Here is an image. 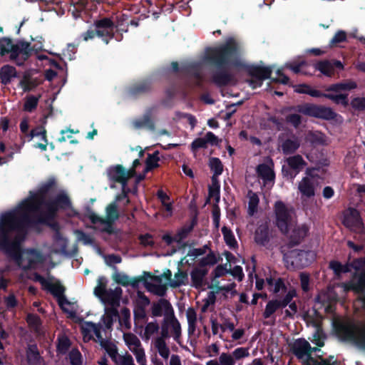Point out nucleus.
I'll use <instances>...</instances> for the list:
<instances>
[{
    "label": "nucleus",
    "instance_id": "nucleus-8",
    "mask_svg": "<svg viewBox=\"0 0 365 365\" xmlns=\"http://www.w3.org/2000/svg\"><path fill=\"white\" fill-rule=\"evenodd\" d=\"M284 257L294 267L302 269L310 265L315 260L316 255L312 250H292Z\"/></svg>",
    "mask_w": 365,
    "mask_h": 365
},
{
    "label": "nucleus",
    "instance_id": "nucleus-45",
    "mask_svg": "<svg viewBox=\"0 0 365 365\" xmlns=\"http://www.w3.org/2000/svg\"><path fill=\"white\" fill-rule=\"evenodd\" d=\"M47 132L45 129L44 126L43 125H38L33 128L29 133L28 134V140H31L34 137H41V140H46V137H47L46 135Z\"/></svg>",
    "mask_w": 365,
    "mask_h": 365
},
{
    "label": "nucleus",
    "instance_id": "nucleus-48",
    "mask_svg": "<svg viewBox=\"0 0 365 365\" xmlns=\"http://www.w3.org/2000/svg\"><path fill=\"white\" fill-rule=\"evenodd\" d=\"M278 310L277 305V300L272 299L269 300L265 307L264 311L263 312V317L265 319H268L271 317L272 314H274L275 312Z\"/></svg>",
    "mask_w": 365,
    "mask_h": 365
},
{
    "label": "nucleus",
    "instance_id": "nucleus-6",
    "mask_svg": "<svg viewBox=\"0 0 365 365\" xmlns=\"http://www.w3.org/2000/svg\"><path fill=\"white\" fill-rule=\"evenodd\" d=\"M10 53V59L16 60L19 54L24 56L26 60L31 54V44L25 41H18L14 44L12 40L9 37L0 38V55L4 56Z\"/></svg>",
    "mask_w": 365,
    "mask_h": 365
},
{
    "label": "nucleus",
    "instance_id": "nucleus-63",
    "mask_svg": "<svg viewBox=\"0 0 365 365\" xmlns=\"http://www.w3.org/2000/svg\"><path fill=\"white\" fill-rule=\"evenodd\" d=\"M329 267L333 270L336 277H340L343 274L342 264L336 260H331L329 262Z\"/></svg>",
    "mask_w": 365,
    "mask_h": 365
},
{
    "label": "nucleus",
    "instance_id": "nucleus-27",
    "mask_svg": "<svg viewBox=\"0 0 365 365\" xmlns=\"http://www.w3.org/2000/svg\"><path fill=\"white\" fill-rule=\"evenodd\" d=\"M352 284V289L359 294L358 299L361 302L362 309L365 310V274L361 273L356 282Z\"/></svg>",
    "mask_w": 365,
    "mask_h": 365
},
{
    "label": "nucleus",
    "instance_id": "nucleus-14",
    "mask_svg": "<svg viewBox=\"0 0 365 365\" xmlns=\"http://www.w3.org/2000/svg\"><path fill=\"white\" fill-rule=\"evenodd\" d=\"M126 169L122 165H115L107 169V175L110 181L127 186Z\"/></svg>",
    "mask_w": 365,
    "mask_h": 365
},
{
    "label": "nucleus",
    "instance_id": "nucleus-26",
    "mask_svg": "<svg viewBox=\"0 0 365 365\" xmlns=\"http://www.w3.org/2000/svg\"><path fill=\"white\" fill-rule=\"evenodd\" d=\"M28 365H40L41 356L36 344H29L26 351Z\"/></svg>",
    "mask_w": 365,
    "mask_h": 365
},
{
    "label": "nucleus",
    "instance_id": "nucleus-43",
    "mask_svg": "<svg viewBox=\"0 0 365 365\" xmlns=\"http://www.w3.org/2000/svg\"><path fill=\"white\" fill-rule=\"evenodd\" d=\"M155 346L158 349L159 354L164 359H167L170 355V349L167 346L165 341L163 339H156Z\"/></svg>",
    "mask_w": 365,
    "mask_h": 365
},
{
    "label": "nucleus",
    "instance_id": "nucleus-64",
    "mask_svg": "<svg viewBox=\"0 0 365 365\" xmlns=\"http://www.w3.org/2000/svg\"><path fill=\"white\" fill-rule=\"evenodd\" d=\"M227 273H229V269H227V264H225V265H217L212 272V274L213 275L214 279H217L225 276Z\"/></svg>",
    "mask_w": 365,
    "mask_h": 365
},
{
    "label": "nucleus",
    "instance_id": "nucleus-50",
    "mask_svg": "<svg viewBox=\"0 0 365 365\" xmlns=\"http://www.w3.org/2000/svg\"><path fill=\"white\" fill-rule=\"evenodd\" d=\"M121 317L119 319V323L121 325H124V327L129 329L131 327L130 317V309L127 307H123L121 311Z\"/></svg>",
    "mask_w": 365,
    "mask_h": 365
},
{
    "label": "nucleus",
    "instance_id": "nucleus-25",
    "mask_svg": "<svg viewBox=\"0 0 365 365\" xmlns=\"http://www.w3.org/2000/svg\"><path fill=\"white\" fill-rule=\"evenodd\" d=\"M286 163L294 171L295 175H298L307 164L302 155L299 154L287 158Z\"/></svg>",
    "mask_w": 365,
    "mask_h": 365
},
{
    "label": "nucleus",
    "instance_id": "nucleus-35",
    "mask_svg": "<svg viewBox=\"0 0 365 365\" xmlns=\"http://www.w3.org/2000/svg\"><path fill=\"white\" fill-rule=\"evenodd\" d=\"M101 346L106 350L112 361L115 364H118V358L119 356L117 346L113 343L105 340L101 341Z\"/></svg>",
    "mask_w": 365,
    "mask_h": 365
},
{
    "label": "nucleus",
    "instance_id": "nucleus-41",
    "mask_svg": "<svg viewBox=\"0 0 365 365\" xmlns=\"http://www.w3.org/2000/svg\"><path fill=\"white\" fill-rule=\"evenodd\" d=\"M326 98L332 101L334 103L337 105L341 104L345 108L349 106V99L347 93L333 94L327 93Z\"/></svg>",
    "mask_w": 365,
    "mask_h": 365
},
{
    "label": "nucleus",
    "instance_id": "nucleus-39",
    "mask_svg": "<svg viewBox=\"0 0 365 365\" xmlns=\"http://www.w3.org/2000/svg\"><path fill=\"white\" fill-rule=\"evenodd\" d=\"M297 296V292L294 289H290L287 293L282 298L278 297L275 299L277 300V305L278 309L285 308L292 301L293 298Z\"/></svg>",
    "mask_w": 365,
    "mask_h": 365
},
{
    "label": "nucleus",
    "instance_id": "nucleus-29",
    "mask_svg": "<svg viewBox=\"0 0 365 365\" xmlns=\"http://www.w3.org/2000/svg\"><path fill=\"white\" fill-rule=\"evenodd\" d=\"M152 110H148L143 116L141 119L135 120L133 123L136 128H141L143 127L148 128L150 130H154L155 128V123L151 118Z\"/></svg>",
    "mask_w": 365,
    "mask_h": 365
},
{
    "label": "nucleus",
    "instance_id": "nucleus-42",
    "mask_svg": "<svg viewBox=\"0 0 365 365\" xmlns=\"http://www.w3.org/2000/svg\"><path fill=\"white\" fill-rule=\"evenodd\" d=\"M210 170L213 172V175L218 177L222 173L223 165L218 158H211L209 163Z\"/></svg>",
    "mask_w": 365,
    "mask_h": 365
},
{
    "label": "nucleus",
    "instance_id": "nucleus-47",
    "mask_svg": "<svg viewBox=\"0 0 365 365\" xmlns=\"http://www.w3.org/2000/svg\"><path fill=\"white\" fill-rule=\"evenodd\" d=\"M68 359L71 365H82V354L77 348H73L68 353Z\"/></svg>",
    "mask_w": 365,
    "mask_h": 365
},
{
    "label": "nucleus",
    "instance_id": "nucleus-40",
    "mask_svg": "<svg viewBox=\"0 0 365 365\" xmlns=\"http://www.w3.org/2000/svg\"><path fill=\"white\" fill-rule=\"evenodd\" d=\"M212 185L208 188L209 197H213L218 202L220 200V185L217 180V177L212 176L211 178Z\"/></svg>",
    "mask_w": 365,
    "mask_h": 365
},
{
    "label": "nucleus",
    "instance_id": "nucleus-55",
    "mask_svg": "<svg viewBox=\"0 0 365 365\" xmlns=\"http://www.w3.org/2000/svg\"><path fill=\"white\" fill-rule=\"evenodd\" d=\"M231 355L232 356L235 361L250 356L249 348L238 347L232 352Z\"/></svg>",
    "mask_w": 365,
    "mask_h": 365
},
{
    "label": "nucleus",
    "instance_id": "nucleus-53",
    "mask_svg": "<svg viewBox=\"0 0 365 365\" xmlns=\"http://www.w3.org/2000/svg\"><path fill=\"white\" fill-rule=\"evenodd\" d=\"M217 262V259L215 256V255L210 252L209 254L207 255L206 257H202L200 262L199 265L200 267H205L207 265H214Z\"/></svg>",
    "mask_w": 365,
    "mask_h": 365
},
{
    "label": "nucleus",
    "instance_id": "nucleus-36",
    "mask_svg": "<svg viewBox=\"0 0 365 365\" xmlns=\"http://www.w3.org/2000/svg\"><path fill=\"white\" fill-rule=\"evenodd\" d=\"M222 233L226 245L230 249H235L238 247L237 242L231 229L226 226H223L222 228Z\"/></svg>",
    "mask_w": 365,
    "mask_h": 365
},
{
    "label": "nucleus",
    "instance_id": "nucleus-21",
    "mask_svg": "<svg viewBox=\"0 0 365 365\" xmlns=\"http://www.w3.org/2000/svg\"><path fill=\"white\" fill-rule=\"evenodd\" d=\"M207 272V269L194 268L190 273L191 285L195 289L201 288L205 284V278Z\"/></svg>",
    "mask_w": 365,
    "mask_h": 365
},
{
    "label": "nucleus",
    "instance_id": "nucleus-2",
    "mask_svg": "<svg viewBox=\"0 0 365 365\" xmlns=\"http://www.w3.org/2000/svg\"><path fill=\"white\" fill-rule=\"evenodd\" d=\"M29 222V215L18 209L6 212L0 217V250L26 271L36 268L44 259L41 251L22 248Z\"/></svg>",
    "mask_w": 365,
    "mask_h": 365
},
{
    "label": "nucleus",
    "instance_id": "nucleus-19",
    "mask_svg": "<svg viewBox=\"0 0 365 365\" xmlns=\"http://www.w3.org/2000/svg\"><path fill=\"white\" fill-rule=\"evenodd\" d=\"M308 231L309 230L305 225L294 228L288 239V248H292L299 245L307 235Z\"/></svg>",
    "mask_w": 365,
    "mask_h": 365
},
{
    "label": "nucleus",
    "instance_id": "nucleus-3",
    "mask_svg": "<svg viewBox=\"0 0 365 365\" xmlns=\"http://www.w3.org/2000/svg\"><path fill=\"white\" fill-rule=\"evenodd\" d=\"M58 185L55 178L51 177L43 182L36 191H30L29 197L17 208L22 213L26 212L48 214V217L57 215L59 212L68 211V217H76L78 212L76 210L68 195L65 191H61L53 197L57 190Z\"/></svg>",
    "mask_w": 365,
    "mask_h": 365
},
{
    "label": "nucleus",
    "instance_id": "nucleus-22",
    "mask_svg": "<svg viewBox=\"0 0 365 365\" xmlns=\"http://www.w3.org/2000/svg\"><path fill=\"white\" fill-rule=\"evenodd\" d=\"M123 294L120 287H117L114 289H109L100 297L102 302L113 305L118 304Z\"/></svg>",
    "mask_w": 365,
    "mask_h": 365
},
{
    "label": "nucleus",
    "instance_id": "nucleus-51",
    "mask_svg": "<svg viewBox=\"0 0 365 365\" xmlns=\"http://www.w3.org/2000/svg\"><path fill=\"white\" fill-rule=\"evenodd\" d=\"M351 108L356 111H365V97H355L350 103Z\"/></svg>",
    "mask_w": 365,
    "mask_h": 365
},
{
    "label": "nucleus",
    "instance_id": "nucleus-34",
    "mask_svg": "<svg viewBox=\"0 0 365 365\" xmlns=\"http://www.w3.org/2000/svg\"><path fill=\"white\" fill-rule=\"evenodd\" d=\"M159 153H160L159 151L156 150L152 154H150V153L148 154V157L145 160V172L151 171L160 166V165H159V161H160Z\"/></svg>",
    "mask_w": 365,
    "mask_h": 365
},
{
    "label": "nucleus",
    "instance_id": "nucleus-58",
    "mask_svg": "<svg viewBox=\"0 0 365 365\" xmlns=\"http://www.w3.org/2000/svg\"><path fill=\"white\" fill-rule=\"evenodd\" d=\"M19 86L23 88L24 92H29L37 86V83H35V81L24 77L20 81Z\"/></svg>",
    "mask_w": 365,
    "mask_h": 365
},
{
    "label": "nucleus",
    "instance_id": "nucleus-59",
    "mask_svg": "<svg viewBox=\"0 0 365 365\" xmlns=\"http://www.w3.org/2000/svg\"><path fill=\"white\" fill-rule=\"evenodd\" d=\"M346 41V34L344 31H337L329 42L330 47Z\"/></svg>",
    "mask_w": 365,
    "mask_h": 365
},
{
    "label": "nucleus",
    "instance_id": "nucleus-9",
    "mask_svg": "<svg viewBox=\"0 0 365 365\" xmlns=\"http://www.w3.org/2000/svg\"><path fill=\"white\" fill-rule=\"evenodd\" d=\"M341 222L344 227L351 231L360 230L364 227L360 212L354 207H349L343 212Z\"/></svg>",
    "mask_w": 365,
    "mask_h": 365
},
{
    "label": "nucleus",
    "instance_id": "nucleus-46",
    "mask_svg": "<svg viewBox=\"0 0 365 365\" xmlns=\"http://www.w3.org/2000/svg\"><path fill=\"white\" fill-rule=\"evenodd\" d=\"M107 279L105 277H100L98 279V285L94 289V294L100 298L107 291Z\"/></svg>",
    "mask_w": 365,
    "mask_h": 365
},
{
    "label": "nucleus",
    "instance_id": "nucleus-24",
    "mask_svg": "<svg viewBox=\"0 0 365 365\" xmlns=\"http://www.w3.org/2000/svg\"><path fill=\"white\" fill-rule=\"evenodd\" d=\"M16 77H17V71L14 66L7 64L0 68V81L3 85H9L12 78Z\"/></svg>",
    "mask_w": 365,
    "mask_h": 365
},
{
    "label": "nucleus",
    "instance_id": "nucleus-10",
    "mask_svg": "<svg viewBox=\"0 0 365 365\" xmlns=\"http://www.w3.org/2000/svg\"><path fill=\"white\" fill-rule=\"evenodd\" d=\"M274 212L277 227L282 233H287L289 230V223L291 220L287 207L283 202L277 201L274 205Z\"/></svg>",
    "mask_w": 365,
    "mask_h": 365
},
{
    "label": "nucleus",
    "instance_id": "nucleus-4",
    "mask_svg": "<svg viewBox=\"0 0 365 365\" xmlns=\"http://www.w3.org/2000/svg\"><path fill=\"white\" fill-rule=\"evenodd\" d=\"M334 331L339 341L365 350V320L358 324L351 320L334 322Z\"/></svg>",
    "mask_w": 365,
    "mask_h": 365
},
{
    "label": "nucleus",
    "instance_id": "nucleus-44",
    "mask_svg": "<svg viewBox=\"0 0 365 365\" xmlns=\"http://www.w3.org/2000/svg\"><path fill=\"white\" fill-rule=\"evenodd\" d=\"M26 322L35 331H39L41 325V320L38 315L35 314H29L26 317Z\"/></svg>",
    "mask_w": 365,
    "mask_h": 365
},
{
    "label": "nucleus",
    "instance_id": "nucleus-17",
    "mask_svg": "<svg viewBox=\"0 0 365 365\" xmlns=\"http://www.w3.org/2000/svg\"><path fill=\"white\" fill-rule=\"evenodd\" d=\"M173 316L174 314L173 309L170 302L164 298L154 302L151 306V314L153 317H158L163 315L168 316L169 314Z\"/></svg>",
    "mask_w": 365,
    "mask_h": 365
},
{
    "label": "nucleus",
    "instance_id": "nucleus-11",
    "mask_svg": "<svg viewBox=\"0 0 365 365\" xmlns=\"http://www.w3.org/2000/svg\"><path fill=\"white\" fill-rule=\"evenodd\" d=\"M57 217V215L48 217V214L38 213V216L34 220H31L30 218V222L26 223V227L28 225H34L38 224L46 225L52 230L56 232V238H60V225L59 223L56 221Z\"/></svg>",
    "mask_w": 365,
    "mask_h": 365
},
{
    "label": "nucleus",
    "instance_id": "nucleus-28",
    "mask_svg": "<svg viewBox=\"0 0 365 365\" xmlns=\"http://www.w3.org/2000/svg\"><path fill=\"white\" fill-rule=\"evenodd\" d=\"M257 173L264 183L273 181L275 178L274 170L267 164H259L257 167Z\"/></svg>",
    "mask_w": 365,
    "mask_h": 365
},
{
    "label": "nucleus",
    "instance_id": "nucleus-54",
    "mask_svg": "<svg viewBox=\"0 0 365 365\" xmlns=\"http://www.w3.org/2000/svg\"><path fill=\"white\" fill-rule=\"evenodd\" d=\"M123 337L125 342L128 347H131L132 346H138V345H140V339L133 333L125 334Z\"/></svg>",
    "mask_w": 365,
    "mask_h": 365
},
{
    "label": "nucleus",
    "instance_id": "nucleus-37",
    "mask_svg": "<svg viewBox=\"0 0 365 365\" xmlns=\"http://www.w3.org/2000/svg\"><path fill=\"white\" fill-rule=\"evenodd\" d=\"M41 96H36L33 95L27 96L23 106V110L28 113L34 112L38 106Z\"/></svg>",
    "mask_w": 365,
    "mask_h": 365
},
{
    "label": "nucleus",
    "instance_id": "nucleus-56",
    "mask_svg": "<svg viewBox=\"0 0 365 365\" xmlns=\"http://www.w3.org/2000/svg\"><path fill=\"white\" fill-rule=\"evenodd\" d=\"M207 145L204 138H197L190 144V150L192 153H196L200 148H206Z\"/></svg>",
    "mask_w": 365,
    "mask_h": 365
},
{
    "label": "nucleus",
    "instance_id": "nucleus-5",
    "mask_svg": "<svg viewBox=\"0 0 365 365\" xmlns=\"http://www.w3.org/2000/svg\"><path fill=\"white\" fill-rule=\"evenodd\" d=\"M96 30L89 29L82 34L83 41L93 39L96 36L102 38L108 44L114 38L115 24L110 18H103L94 21Z\"/></svg>",
    "mask_w": 365,
    "mask_h": 365
},
{
    "label": "nucleus",
    "instance_id": "nucleus-16",
    "mask_svg": "<svg viewBox=\"0 0 365 365\" xmlns=\"http://www.w3.org/2000/svg\"><path fill=\"white\" fill-rule=\"evenodd\" d=\"M292 350L293 354L299 359L304 356L311 358L312 351L318 350L317 348H312L309 343L304 339H298L294 343Z\"/></svg>",
    "mask_w": 365,
    "mask_h": 365
},
{
    "label": "nucleus",
    "instance_id": "nucleus-49",
    "mask_svg": "<svg viewBox=\"0 0 365 365\" xmlns=\"http://www.w3.org/2000/svg\"><path fill=\"white\" fill-rule=\"evenodd\" d=\"M274 288L272 289V292L274 294H277V297H279V293L284 294L287 293V287L286 286L284 281L282 278H278L275 280Z\"/></svg>",
    "mask_w": 365,
    "mask_h": 365
},
{
    "label": "nucleus",
    "instance_id": "nucleus-57",
    "mask_svg": "<svg viewBox=\"0 0 365 365\" xmlns=\"http://www.w3.org/2000/svg\"><path fill=\"white\" fill-rule=\"evenodd\" d=\"M137 300L136 304L137 307H141L145 308L150 304V299L141 291L137 292Z\"/></svg>",
    "mask_w": 365,
    "mask_h": 365
},
{
    "label": "nucleus",
    "instance_id": "nucleus-30",
    "mask_svg": "<svg viewBox=\"0 0 365 365\" xmlns=\"http://www.w3.org/2000/svg\"><path fill=\"white\" fill-rule=\"evenodd\" d=\"M71 346L70 339L65 334L58 336L56 341V352L58 354L65 355Z\"/></svg>",
    "mask_w": 365,
    "mask_h": 365
},
{
    "label": "nucleus",
    "instance_id": "nucleus-33",
    "mask_svg": "<svg viewBox=\"0 0 365 365\" xmlns=\"http://www.w3.org/2000/svg\"><path fill=\"white\" fill-rule=\"evenodd\" d=\"M105 222H115L119 218V212L116 202H112L106 207Z\"/></svg>",
    "mask_w": 365,
    "mask_h": 365
},
{
    "label": "nucleus",
    "instance_id": "nucleus-38",
    "mask_svg": "<svg viewBox=\"0 0 365 365\" xmlns=\"http://www.w3.org/2000/svg\"><path fill=\"white\" fill-rule=\"evenodd\" d=\"M175 279L170 282V287L173 288L180 287L185 285L188 282V275L186 271L178 269V272L174 275Z\"/></svg>",
    "mask_w": 365,
    "mask_h": 365
},
{
    "label": "nucleus",
    "instance_id": "nucleus-7",
    "mask_svg": "<svg viewBox=\"0 0 365 365\" xmlns=\"http://www.w3.org/2000/svg\"><path fill=\"white\" fill-rule=\"evenodd\" d=\"M289 110H295L309 117H313L325 120H334L337 114L329 107L306 103L289 108Z\"/></svg>",
    "mask_w": 365,
    "mask_h": 365
},
{
    "label": "nucleus",
    "instance_id": "nucleus-13",
    "mask_svg": "<svg viewBox=\"0 0 365 365\" xmlns=\"http://www.w3.org/2000/svg\"><path fill=\"white\" fill-rule=\"evenodd\" d=\"M153 88L152 80L144 78L130 85L128 88V94L134 98H138L151 93Z\"/></svg>",
    "mask_w": 365,
    "mask_h": 365
},
{
    "label": "nucleus",
    "instance_id": "nucleus-12",
    "mask_svg": "<svg viewBox=\"0 0 365 365\" xmlns=\"http://www.w3.org/2000/svg\"><path fill=\"white\" fill-rule=\"evenodd\" d=\"M314 68L325 76L332 77L334 75V68L342 71L344 66L341 61L333 59L319 61L315 63Z\"/></svg>",
    "mask_w": 365,
    "mask_h": 365
},
{
    "label": "nucleus",
    "instance_id": "nucleus-23",
    "mask_svg": "<svg viewBox=\"0 0 365 365\" xmlns=\"http://www.w3.org/2000/svg\"><path fill=\"white\" fill-rule=\"evenodd\" d=\"M357 84L355 81L351 80H348L343 82H339L336 83H333L328 86L325 91L327 92H335L340 93L341 91H349L356 88Z\"/></svg>",
    "mask_w": 365,
    "mask_h": 365
},
{
    "label": "nucleus",
    "instance_id": "nucleus-62",
    "mask_svg": "<svg viewBox=\"0 0 365 365\" xmlns=\"http://www.w3.org/2000/svg\"><path fill=\"white\" fill-rule=\"evenodd\" d=\"M220 365H235V361L231 354L227 353H222L219 357Z\"/></svg>",
    "mask_w": 365,
    "mask_h": 365
},
{
    "label": "nucleus",
    "instance_id": "nucleus-15",
    "mask_svg": "<svg viewBox=\"0 0 365 365\" xmlns=\"http://www.w3.org/2000/svg\"><path fill=\"white\" fill-rule=\"evenodd\" d=\"M272 237V231L267 222L257 226L254 234V240L256 244L267 247Z\"/></svg>",
    "mask_w": 365,
    "mask_h": 365
},
{
    "label": "nucleus",
    "instance_id": "nucleus-1",
    "mask_svg": "<svg viewBox=\"0 0 365 365\" xmlns=\"http://www.w3.org/2000/svg\"><path fill=\"white\" fill-rule=\"evenodd\" d=\"M242 53L241 44L234 38L229 37L224 43L215 46L206 48L205 60L215 68L211 73L210 81L218 88L233 84L235 75L231 72L233 68H243L251 79L247 83L252 88L262 86L264 80L270 78L271 68L256 65H245L241 60Z\"/></svg>",
    "mask_w": 365,
    "mask_h": 365
},
{
    "label": "nucleus",
    "instance_id": "nucleus-52",
    "mask_svg": "<svg viewBox=\"0 0 365 365\" xmlns=\"http://www.w3.org/2000/svg\"><path fill=\"white\" fill-rule=\"evenodd\" d=\"M112 277L117 284L123 287L129 286L130 277L128 275L123 273L115 272L113 274Z\"/></svg>",
    "mask_w": 365,
    "mask_h": 365
},
{
    "label": "nucleus",
    "instance_id": "nucleus-18",
    "mask_svg": "<svg viewBox=\"0 0 365 365\" xmlns=\"http://www.w3.org/2000/svg\"><path fill=\"white\" fill-rule=\"evenodd\" d=\"M45 289L57 298L58 305L61 307H62L65 304H69L68 299L64 295L65 287L59 282L56 283L49 282Z\"/></svg>",
    "mask_w": 365,
    "mask_h": 365
},
{
    "label": "nucleus",
    "instance_id": "nucleus-61",
    "mask_svg": "<svg viewBox=\"0 0 365 365\" xmlns=\"http://www.w3.org/2000/svg\"><path fill=\"white\" fill-rule=\"evenodd\" d=\"M259 197L256 194H253L249 200L248 202V210L249 214L252 215L257 211V208L259 204Z\"/></svg>",
    "mask_w": 365,
    "mask_h": 365
},
{
    "label": "nucleus",
    "instance_id": "nucleus-20",
    "mask_svg": "<svg viewBox=\"0 0 365 365\" xmlns=\"http://www.w3.org/2000/svg\"><path fill=\"white\" fill-rule=\"evenodd\" d=\"M315 184L314 180L309 176L302 178L298 184V190L302 197L311 198L315 195Z\"/></svg>",
    "mask_w": 365,
    "mask_h": 365
},
{
    "label": "nucleus",
    "instance_id": "nucleus-32",
    "mask_svg": "<svg viewBox=\"0 0 365 365\" xmlns=\"http://www.w3.org/2000/svg\"><path fill=\"white\" fill-rule=\"evenodd\" d=\"M197 224L196 218H193L189 225H185L180 228L175 235L176 242L180 245L183 240L186 239L188 235L193 230L194 227Z\"/></svg>",
    "mask_w": 365,
    "mask_h": 365
},
{
    "label": "nucleus",
    "instance_id": "nucleus-60",
    "mask_svg": "<svg viewBox=\"0 0 365 365\" xmlns=\"http://www.w3.org/2000/svg\"><path fill=\"white\" fill-rule=\"evenodd\" d=\"M286 122L297 128L302 123V117L297 113L289 114L286 116Z\"/></svg>",
    "mask_w": 365,
    "mask_h": 365
},
{
    "label": "nucleus",
    "instance_id": "nucleus-31",
    "mask_svg": "<svg viewBox=\"0 0 365 365\" xmlns=\"http://www.w3.org/2000/svg\"><path fill=\"white\" fill-rule=\"evenodd\" d=\"M300 143L298 138H287L282 144V150L284 155H290L296 152L299 148Z\"/></svg>",
    "mask_w": 365,
    "mask_h": 365
}]
</instances>
